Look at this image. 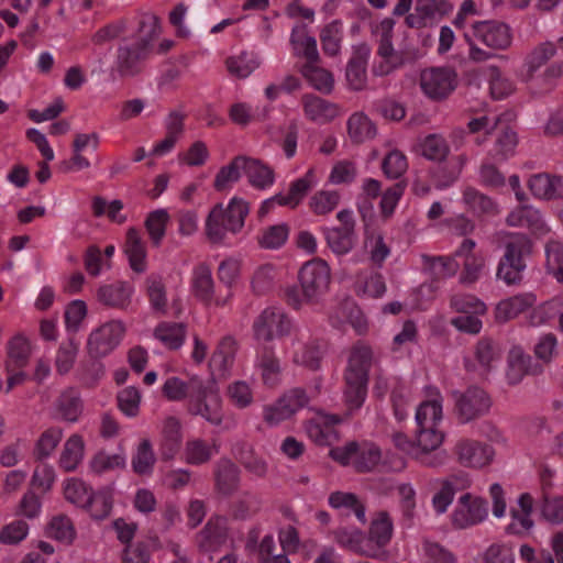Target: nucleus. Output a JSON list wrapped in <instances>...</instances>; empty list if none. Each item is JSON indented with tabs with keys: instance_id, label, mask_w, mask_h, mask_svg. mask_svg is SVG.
<instances>
[{
	"instance_id": "obj_1",
	"label": "nucleus",
	"mask_w": 563,
	"mask_h": 563,
	"mask_svg": "<svg viewBox=\"0 0 563 563\" xmlns=\"http://www.w3.org/2000/svg\"><path fill=\"white\" fill-rule=\"evenodd\" d=\"M297 286L285 289V301L294 310L309 307L317 310L321 307L324 296L330 289L331 268L321 258L306 262L298 272Z\"/></svg>"
},
{
	"instance_id": "obj_2",
	"label": "nucleus",
	"mask_w": 563,
	"mask_h": 563,
	"mask_svg": "<svg viewBox=\"0 0 563 563\" xmlns=\"http://www.w3.org/2000/svg\"><path fill=\"white\" fill-rule=\"evenodd\" d=\"M249 213V203L236 196L232 197L227 206L221 202L217 203L209 211L205 223L208 240L220 244L224 242L228 233H240Z\"/></svg>"
},
{
	"instance_id": "obj_3",
	"label": "nucleus",
	"mask_w": 563,
	"mask_h": 563,
	"mask_svg": "<svg viewBox=\"0 0 563 563\" xmlns=\"http://www.w3.org/2000/svg\"><path fill=\"white\" fill-rule=\"evenodd\" d=\"M159 21L155 15H145L140 23V36L118 48L117 69L122 77H132L141 71L151 43L159 35Z\"/></svg>"
},
{
	"instance_id": "obj_4",
	"label": "nucleus",
	"mask_w": 563,
	"mask_h": 563,
	"mask_svg": "<svg viewBox=\"0 0 563 563\" xmlns=\"http://www.w3.org/2000/svg\"><path fill=\"white\" fill-rule=\"evenodd\" d=\"M505 255L499 262L497 277L511 285L520 282L526 268L523 257L531 252V242L522 233L511 234L506 242Z\"/></svg>"
},
{
	"instance_id": "obj_5",
	"label": "nucleus",
	"mask_w": 563,
	"mask_h": 563,
	"mask_svg": "<svg viewBox=\"0 0 563 563\" xmlns=\"http://www.w3.org/2000/svg\"><path fill=\"white\" fill-rule=\"evenodd\" d=\"M125 332L126 325L120 319L103 322L88 335V354L93 358H101L109 355L121 344Z\"/></svg>"
},
{
	"instance_id": "obj_6",
	"label": "nucleus",
	"mask_w": 563,
	"mask_h": 563,
	"mask_svg": "<svg viewBox=\"0 0 563 563\" xmlns=\"http://www.w3.org/2000/svg\"><path fill=\"white\" fill-rule=\"evenodd\" d=\"M188 411L216 426L222 422V399L214 382L202 380L196 396L188 401Z\"/></svg>"
},
{
	"instance_id": "obj_7",
	"label": "nucleus",
	"mask_w": 563,
	"mask_h": 563,
	"mask_svg": "<svg viewBox=\"0 0 563 563\" xmlns=\"http://www.w3.org/2000/svg\"><path fill=\"white\" fill-rule=\"evenodd\" d=\"M291 319L284 309L278 307L265 308L253 322V334L258 342H271L286 335L291 330Z\"/></svg>"
},
{
	"instance_id": "obj_8",
	"label": "nucleus",
	"mask_w": 563,
	"mask_h": 563,
	"mask_svg": "<svg viewBox=\"0 0 563 563\" xmlns=\"http://www.w3.org/2000/svg\"><path fill=\"white\" fill-rule=\"evenodd\" d=\"M457 86V74L450 67H432L421 71L420 88L431 100L448 98Z\"/></svg>"
},
{
	"instance_id": "obj_9",
	"label": "nucleus",
	"mask_w": 563,
	"mask_h": 563,
	"mask_svg": "<svg viewBox=\"0 0 563 563\" xmlns=\"http://www.w3.org/2000/svg\"><path fill=\"white\" fill-rule=\"evenodd\" d=\"M488 517V506L483 498L466 493L459 497L450 515L455 529H467L482 523Z\"/></svg>"
},
{
	"instance_id": "obj_10",
	"label": "nucleus",
	"mask_w": 563,
	"mask_h": 563,
	"mask_svg": "<svg viewBox=\"0 0 563 563\" xmlns=\"http://www.w3.org/2000/svg\"><path fill=\"white\" fill-rule=\"evenodd\" d=\"M465 40L475 38L493 49H507L512 43V32L508 24L498 21L475 22L464 33Z\"/></svg>"
},
{
	"instance_id": "obj_11",
	"label": "nucleus",
	"mask_w": 563,
	"mask_h": 563,
	"mask_svg": "<svg viewBox=\"0 0 563 563\" xmlns=\"http://www.w3.org/2000/svg\"><path fill=\"white\" fill-rule=\"evenodd\" d=\"M309 402V396L301 388H294L285 393L274 404L267 405L263 409V419L271 426H278L280 422L289 419L299 409Z\"/></svg>"
},
{
	"instance_id": "obj_12",
	"label": "nucleus",
	"mask_w": 563,
	"mask_h": 563,
	"mask_svg": "<svg viewBox=\"0 0 563 563\" xmlns=\"http://www.w3.org/2000/svg\"><path fill=\"white\" fill-rule=\"evenodd\" d=\"M445 433L440 426H417L416 446L418 452V462L427 466H440L444 463V454L432 452L437 451L444 442Z\"/></svg>"
},
{
	"instance_id": "obj_13",
	"label": "nucleus",
	"mask_w": 563,
	"mask_h": 563,
	"mask_svg": "<svg viewBox=\"0 0 563 563\" xmlns=\"http://www.w3.org/2000/svg\"><path fill=\"white\" fill-rule=\"evenodd\" d=\"M457 462L467 468H483L495 456L493 446L473 439L459 440L453 449Z\"/></svg>"
},
{
	"instance_id": "obj_14",
	"label": "nucleus",
	"mask_w": 563,
	"mask_h": 563,
	"mask_svg": "<svg viewBox=\"0 0 563 563\" xmlns=\"http://www.w3.org/2000/svg\"><path fill=\"white\" fill-rule=\"evenodd\" d=\"M455 257L463 269L460 275V283L472 285L476 283L485 273V258L481 253L475 252V242L465 239L455 251Z\"/></svg>"
},
{
	"instance_id": "obj_15",
	"label": "nucleus",
	"mask_w": 563,
	"mask_h": 563,
	"mask_svg": "<svg viewBox=\"0 0 563 563\" xmlns=\"http://www.w3.org/2000/svg\"><path fill=\"white\" fill-rule=\"evenodd\" d=\"M294 363L317 369L320 364L322 351L317 339H311L307 332H297L286 350Z\"/></svg>"
},
{
	"instance_id": "obj_16",
	"label": "nucleus",
	"mask_w": 563,
	"mask_h": 563,
	"mask_svg": "<svg viewBox=\"0 0 563 563\" xmlns=\"http://www.w3.org/2000/svg\"><path fill=\"white\" fill-rule=\"evenodd\" d=\"M506 222L510 227L527 228L538 238H543L551 232L541 211L531 205L519 206L511 210Z\"/></svg>"
},
{
	"instance_id": "obj_17",
	"label": "nucleus",
	"mask_w": 563,
	"mask_h": 563,
	"mask_svg": "<svg viewBox=\"0 0 563 563\" xmlns=\"http://www.w3.org/2000/svg\"><path fill=\"white\" fill-rule=\"evenodd\" d=\"M443 420V396L439 388L427 386L423 389V399L416 409L415 421L417 426H440Z\"/></svg>"
},
{
	"instance_id": "obj_18",
	"label": "nucleus",
	"mask_w": 563,
	"mask_h": 563,
	"mask_svg": "<svg viewBox=\"0 0 563 563\" xmlns=\"http://www.w3.org/2000/svg\"><path fill=\"white\" fill-rule=\"evenodd\" d=\"M453 10L446 0H416L415 11L407 15L410 27H423L441 19Z\"/></svg>"
},
{
	"instance_id": "obj_19",
	"label": "nucleus",
	"mask_w": 563,
	"mask_h": 563,
	"mask_svg": "<svg viewBox=\"0 0 563 563\" xmlns=\"http://www.w3.org/2000/svg\"><path fill=\"white\" fill-rule=\"evenodd\" d=\"M371 56V47L366 43L352 46V55L346 64L345 79L352 90H362L367 82V63Z\"/></svg>"
},
{
	"instance_id": "obj_20",
	"label": "nucleus",
	"mask_w": 563,
	"mask_h": 563,
	"mask_svg": "<svg viewBox=\"0 0 563 563\" xmlns=\"http://www.w3.org/2000/svg\"><path fill=\"white\" fill-rule=\"evenodd\" d=\"M134 295V286L125 280H115L99 285L96 291L98 302L103 306L125 310Z\"/></svg>"
},
{
	"instance_id": "obj_21",
	"label": "nucleus",
	"mask_w": 563,
	"mask_h": 563,
	"mask_svg": "<svg viewBox=\"0 0 563 563\" xmlns=\"http://www.w3.org/2000/svg\"><path fill=\"white\" fill-rule=\"evenodd\" d=\"M490 405L488 395L478 387H470L456 399L459 415L465 422L486 413Z\"/></svg>"
},
{
	"instance_id": "obj_22",
	"label": "nucleus",
	"mask_w": 563,
	"mask_h": 563,
	"mask_svg": "<svg viewBox=\"0 0 563 563\" xmlns=\"http://www.w3.org/2000/svg\"><path fill=\"white\" fill-rule=\"evenodd\" d=\"M528 188L539 200L563 199V175L538 173L528 180Z\"/></svg>"
},
{
	"instance_id": "obj_23",
	"label": "nucleus",
	"mask_w": 563,
	"mask_h": 563,
	"mask_svg": "<svg viewBox=\"0 0 563 563\" xmlns=\"http://www.w3.org/2000/svg\"><path fill=\"white\" fill-rule=\"evenodd\" d=\"M191 291L194 296L206 305L223 306L227 303L230 294L223 300L214 299V282L211 269L206 264H199L192 269Z\"/></svg>"
},
{
	"instance_id": "obj_24",
	"label": "nucleus",
	"mask_w": 563,
	"mask_h": 563,
	"mask_svg": "<svg viewBox=\"0 0 563 563\" xmlns=\"http://www.w3.org/2000/svg\"><path fill=\"white\" fill-rule=\"evenodd\" d=\"M301 104L306 119L317 124L329 123L340 113L335 103L312 93L303 95Z\"/></svg>"
},
{
	"instance_id": "obj_25",
	"label": "nucleus",
	"mask_w": 563,
	"mask_h": 563,
	"mask_svg": "<svg viewBox=\"0 0 563 563\" xmlns=\"http://www.w3.org/2000/svg\"><path fill=\"white\" fill-rule=\"evenodd\" d=\"M183 443V430L179 419H164L159 439V454L163 461H172L178 454Z\"/></svg>"
},
{
	"instance_id": "obj_26",
	"label": "nucleus",
	"mask_w": 563,
	"mask_h": 563,
	"mask_svg": "<svg viewBox=\"0 0 563 563\" xmlns=\"http://www.w3.org/2000/svg\"><path fill=\"white\" fill-rule=\"evenodd\" d=\"M82 412L78 391L67 388L60 393L52 406L53 418L66 422H77Z\"/></svg>"
},
{
	"instance_id": "obj_27",
	"label": "nucleus",
	"mask_w": 563,
	"mask_h": 563,
	"mask_svg": "<svg viewBox=\"0 0 563 563\" xmlns=\"http://www.w3.org/2000/svg\"><path fill=\"white\" fill-rule=\"evenodd\" d=\"M372 364V349L363 343H357L351 349L344 377L367 382Z\"/></svg>"
},
{
	"instance_id": "obj_28",
	"label": "nucleus",
	"mask_w": 563,
	"mask_h": 563,
	"mask_svg": "<svg viewBox=\"0 0 563 563\" xmlns=\"http://www.w3.org/2000/svg\"><path fill=\"white\" fill-rule=\"evenodd\" d=\"M123 251L133 272L141 274L146 271V245L139 230L130 228L126 231Z\"/></svg>"
},
{
	"instance_id": "obj_29",
	"label": "nucleus",
	"mask_w": 563,
	"mask_h": 563,
	"mask_svg": "<svg viewBox=\"0 0 563 563\" xmlns=\"http://www.w3.org/2000/svg\"><path fill=\"white\" fill-rule=\"evenodd\" d=\"M86 452V442L79 433L70 434L62 446L58 459L59 467L65 472H74L82 463Z\"/></svg>"
},
{
	"instance_id": "obj_30",
	"label": "nucleus",
	"mask_w": 563,
	"mask_h": 563,
	"mask_svg": "<svg viewBox=\"0 0 563 563\" xmlns=\"http://www.w3.org/2000/svg\"><path fill=\"white\" fill-rule=\"evenodd\" d=\"M201 383L202 379L198 376H192L188 380L172 376L163 384L162 393L170 401H183L187 398L190 400L196 396Z\"/></svg>"
},
{
	"instance_id": "obj_31",
	"label": "nucleus",
	"mask_w": 563,
	"mask_h": 563,
	"mask_svg": "<svg viewBox=\"0 0 563 563\" xmlns=\"http://www.w3.org/2000/svg\"><path fill=\"white\" fill-rule=\"evenodd\" d=\"M228 542V529L225 522L221 519L210 520L198 536L199 547L208 552L219 551Z\"/></svg>"
},
{
	"instance_id": "obj_32",
	"label": "nucleus",
	"mask_w": 563,
	"mask_h": 563,
	"mask_svg": "<svg viewBox=\"0 0 563 563\" xmlns=\"http://www.w3.org/2000/svg\"><path fill=\"white\" fill-rule=\"evenodd\" d=\"M236 342L231 336L223 338L217 345L210 358V367L218 375L225 377L234 363Z\"/></svg>"
},
{
	"instance_id": "obj_33",
	"label": "nucleus",
	"mask_w": 563,
	"mask_h": 563,
	"mask_svg": "<svg viewBox=\"0 0 563 563\" xmlns=\"http://www.w3.org/2000/svg\"><path fill=\"white\" fill-rule=\"evenodd\" d=\"M187 327L181 322L163 321L153 331L154 339L168 350L180 349L185 343Z\"/></svg>"
},
{
	"instance_id": "obj_34",
	"label": "nucleus",
	"mask_w": 563,
	"mask_h": 563,
	"mask_svg": "<svg viewBox=\"0 0 563 563\" xmlns=\"http://www.w3.org/2000/svg\"><path fill=\"white\" fill-rule=\"evenodd\" d=\"M318 184V178L314 170L310 168L302 177L296 179L290 184L289 191L285 195L278 194L279 206L296 208Z\"/></svg>"
},
{
	"instance_id": "obj_35",
	"label": "nucleus",
	"mask_w": 563,
	"mask_h": 563,
	"mask_svg": "<svg viewBox=\"0 0 563 563\" xmlns=\"http://www.w3.org/2000/svg\"><path fill=\"white\" fill-rule=\"evenodd\" d=\"M536 300V296L531 292L519 294L504 299L496 306V319L501 322L509 321L532 307Z\"/></svg>"
},
{
	"instance_id": "obj_36",
	"label": "nucleus",
	"mask_w": 563,
	"mask_h": 563,
	"mask_svg": "<svg viewBox=\"0 0 563 563\" xmlns=\"http://www.w3.org/2000/svg\"><path fill=\"white\" fill-rule=\"evenodd\" d=\"M290 44L294 54L302 56L309 62H319V52L316 38L308 33L307 26L298 24L294 26L290 35Z\"/></svg>"
},
{
	"instance_id": "obj_37",
	"label": "nucleus",
	"mask_w": 563,
	"mask_h": 563,
	"mask_svg": "<svg viewBox=\"0 0 563 563\" xmlns=\"http://www.w3.org/2000/svg\"><path fill=\"white\" fill-rule=\"evenodd\" d=\"M421 261L423 271L435 279L452 277L460 268L455 254L453 256L421 255Z\"/></svg>"
},
{
	"instance_id": "obj_38",
	"label": "nucleus",
	"mask_w": 563,
	"mask_h": 563,
	"mask_svg": "<svg viewBox=\"0 0 563 563\" xmlns=\"http://www.w3.org/2000/svg\"><path fill=\"white\" fill-rule=\"evenodd\" d=\"M499 358L500 354L497 346L493 341L484 338L478 341L474 349V360L476 363H470L467 361L466 366L470 369L478 371L482 374H485Z\"/></svg>"
},
{
	"instance_id": "obj_39",
	"label": "nucleus",
	"mask_w": 563,
	"mask_h": 563,
	"mask_svg": "<svg viewBox=\"0 0 563 563\" xmlns=\"http://www.w3.org/2000/svg\"><path fill=\"white\" fill-rule=\"evenodd\" d=\"M341 420L335 415H321L308 423L307 433L318 444H330L335 438L333 426Z\"/></svg>"
},
{
	"instance_id": "obj_40",
	"label": "nucleus",
	"mask_w": 563,
	"mask_h": 563,
	"mask_svg": "<svg viewBox=\"0 0 563 563\" xmlns=\"http://www.w3.org/2000/svg\"><path fill=\"white\" fill-rule=\"evenodd\" d=\"M262 59L254 52H241L230 56L225 60V66L231 76L240 79L247 78L261 66Z\"/></svg>"
},
{
	"instance_id": "obj_41",
	"label": "nucleus",
	"mask_w": 563,
	"mask_h": 563,
	"mask_svg": "<svg viewBox=\"0 0 563 563\" xmlns=\"http://www.w3.org/2000/svg\"><path fill=\"white\" fill-rule=\"evenodd\" d=\"M255 366L265 385L273 387L280 382V363L272 350L264 347L258 351Z\"/></svg>"
},
{
	"instance_id": "obj_42",
	"label": "nucleus",
	"mask_w": 563,
	"mask_h": 563,
	"mask_svg": "<svg viewBox=\"0 0 563 563\" xmlns=\"http://www.w3.org/2000/svg\"><path fill=\"white\" fill-rule=\"evenodd\" d=\"M377 57L373 65V74L376 76H386L405 64L402 53L396 51L390 44H379Z\"/></svg>"
},
{
	"instance_id": "obj_43",
	"label": "nucleus",
	"mask_w": 563,
	"mask_h": 563,
	"mask_svg": "<svg viewBox=\"0 0 563 563\" xmlns=\"http://www.w3.org/2000/svg\"><path fill=\"white\" fill-rule=\"evenodd\" d=\"M218 453L216 444L195 438L189 439L184 448L183 460L189 465H202L208 463Z\"/></svg>"
},
{
	"instance_id": "obj_44",
	"label": "nucleus",
	"mask_w": 563,
	"mask_h": 563,
	"mask_svg": "<svg viewBox=\"0 0 563 563\" xmlns=\"http://www.w3.org/2000/svg\"><path fill=\"white\" fill-rule=\"evenodd\" d=\"M300 71L310 86L316 90L323 93H330L333 90V75L328 69L320 67L318 62L306 63L301 67Z\"/></svg>"
},
{
	"instance_id": "obj_45",
	"label": "nucleus",
	"mask_w": 563,
	"mask_h": 563,
	"mask_svg": "<svg viewBox=\"0 0 563 563\" xmlns=\"http://www.w3.org/2000/svg\"><path fill=\"white\" fill-rule=\"evenodd\" d=\"M332 323L341 327L350 323L357 334H363L367 330V321L357 306L352 301H346L339 307L335 314L331 317Z\"/></svg>"
},
{
	"instance_id": "obj_46",
	"label": "nucleus",
	"mask_w": 563,
	"mask_h": 563,
	"mask_svg": "<svg viewBox=\"0 0 563 563\" xmlns=\"http://www.w3.org/2000/svg\"><path fill=\"white\" fill-rule=\"evenodd\" d=\"M418 152L429 161L443 162L450 154V146L442 135L429 134L419 140Z\"/></svg>"
},
{
	"instance_id": "obj_47",
	"label": "nucleus",
	"mask_w": 563,
	"mask_h": 563,
	"mask_svg": "<svg viewBox=\"0 0 563 563\" xmlns=\"http://www.w3.org/2000/svg\"><path fill=\"white\" fill-rule=\"evenodd\" d=\"M92 488L79 477H67L62 482V493L66 501L82 508L89 500Z\"/></svg>"
},
{
	"instance_id": "obj_48",
	"label": "nucleus",
	"mask_w": 563,
	"mask_h": 563,
	"mask_svg": "<svg viewBox=\"0 0 563 563\" xmlns=\"http://www.w3.org/2000/svg\"><path fill=\"white\" fill-rule=\"evenodd\" d=\"M336 542L355 553L371 556L374 550L371 548L369 542L365 539L362 531L356 528H342L335 532Z\"/></svg>"
},
{
	"instance_id": "obj_49",
	"label": "nucleus",
	"mask_w": 563,
	"mask_h": 563,
	"mask_svg": "<svg viewBox=\"0 0 563 563\" xmlns=\"http://www.w3.org/2000/svg\"><path fill=\"white\" fill-rule=\"evenodd\" d=\"M322 51L328 56H338L341 53L343 41V24L339 20L325 24L319 34Z\"/></svg>"
},
{
	"instance_id": "obj_50",
	"label": "nucleus",
	"mask_w": 563,
	"mask_h": 563,
	"mask_svg": "<svg viewBox=\"0 0 563 563\" xmlns=\"http://www.w3.org/2000/svg\"><path fill=\"white\" fill-rule=\"evenodd\" d=\"M244 173L250 184L257 189H267L275 181L273 169L257 159L245 157Z\"/></svg>"
},
{
	"instance_id": "obj_51",
	"label": "nucleus",
	"mask_w": 563,
	"mask_h": 563,
	"mask_svg": "<svg viewBox=\"0 0 563 563\" xmlns=\"http://www.w3.org/2000/svg\"><path fill=\"white\" fill-rule=\"evenodd\" d=\"M347 133L354 143H363L376 135V126L363 112L353 113L347 120Z\"/></svg>"
},
{
	"instance_id": "obj_52",
	"label": "nucleus",
	"mask_w": 563,
	"mask_h": 563,
	"mask_svg": "<svg viewBox=\"0 0 563 563\" xmlns=\"http://www.w3.org/2000/svg\"><path fill=\"white\" fill-rule=\"evenodd\" d=\"M531 357L520 346H514L508 355L507 382L511 385L519 384L528 372Z\"/></svg>"
},
{
	"instance_id": "obj_53",
	"label": "nucleus",
	"mask_w": 563,
	"mask_h": 563,
	"mask_svg": "<svg viewBox=\"0 0 563 563\" xmlns=\"http://www.w3.org/2000/svg\"><path fill=\"white\" fill-rule=\"evenodd\" d=\"M156 463V455L148 439H143L132 456V468L139 475H151Z\"/></svg>"
},
{
	"instance_id": "obj_54",
	"label": "nucleus",
	"mask_w": 563,
	"mask_h": 563,
	"mask_svg": "<svg viewBox=\"0 0 563 563\" xmlns=\"http://www.w3.org/2000/svg\"><path fill=\"white\" fill-rule=\"evenodd\" d=\"M322 232L331 251L338 255L347 254L354 246L355 234L340 228H323Z\"/></svg>"
},
{
	"instance_id": "obj_55",
	"label": "nucleus",
	"mask_w": 563,
	"mask_h": 563,
	"mask_svg": "<svg viewBox=\"0 0 563 563\" xmlns=\"http://www.w3.org/2000/svg\"><path fill=\"white\" fill-rule=\"evenodd\" d=\"M245 157H235L228 165L221 167L216 175L213 187L217 191H225L230 189L241 177L244 172Z\"/></svg>"
},
{
	"instance_id": "obj_56",
	"label": "nucleus",
	"mask_w": 563,
	"mask_h": 563,
	"mask_svg": "<svg viewBox=\"0 0 563 563\" xmlns=\"http://www.w3.org/2000/svg\"><path fill=\"white\" fill-rule=\"evenodd\" d=\"M329 505L333 509H338L344 512H354L356 518L361 522L366 521L365 508L358 500L356 495L347 492H334L329 496Z\"/></svg>"
},
{
	"instance_id": "obj_57",
	"label": "nucleus",
	"mask_w": 563,
	"mask_h": 563,
	"mask_svg": "<svg viewBox=\"0 0 563 563\" xmlns=\"http://www.w3.org/2000/svg\"><path fill=\"white\" fill-rule=\"evenodd\" d=\"M64 432L59 427L44 430L34 445V455L37 460H46L53 455L63 439Z\"/></svg>"
},
{
	"instance_id": "obj_58",
	"label": "nucleus",
	"mask_w": 563,
	"mask_h": 563,
	"mask_svg": "<svg viewBox=\"0 0 563 563\" xmlns=\"http://www.w3.org/2000/svg\"><path fill=\"white\" fill-rule=\"evenodd\" d=\"M556 53V47L551 42H545L537 46L531 51L525 60L526 80H531L533 74L539 70L550 58Z\"/></svg>"
},
{
	"instance_id": "obj_59",
	"label": "nucleus",
	"mask_w": 563,
	"mask_h": 563,
	"mask_svg": "<svg viewBox=\"0 0 563 563\" xmlns=\"http://www.w3.org/2000/svg\"><path fill=\"white\" fill-rule=\"evenodd\" d=\"M462 200L466 208L477 214L497 212V205L494 200L474 187L464 188Z\"/></svg>"
},
{
	"instance_id": "obj_60",
	"label": "nucleus",
	"mask_w": 563,
	"mask_h": 563,
	"mask_svg": "<svg viewBox=\"0 0 563 563\" xmlns=\"http://www.w3.org/2000/svg\"><path fill=\"white\" fill-rule=\"evenodd\" d=\"M46 534L62 543L71 544L76 538V530L67 516L57 515L48 522Z\"/></svg>"
},
{
	"instance_id": "obj_61",
	"label": "nucleus",
	"mask_w": 563,
	"mask_h": 563,
	"mask_svg": "<svg viewBox=\"0 0 563 563\" xmlns=\"http://www.w3.org/2000/svg\"><path fill=\"white\" fill-rule=\"evenodd\" d=\"M289 227L286 223L269 225L257 238L258 245L265 250L280 249L288 240Z\"/></svg>"
},
{
	"instance_id": "obj_62",
	"label": "nucleus",
	"mask_w": 563,
	"mask_h": 563,
	"mask_svg": "<svg viewBox=\"0 0 563 563\" xmlns=\"http://www.w3.org/2000/svg\"><path fill=\"white\" fill-rule=\"evenodd\" d=\"M341 196L335 190H319L309 199V209L316 216H327L336 209Z\"/></svg>"
},
{
	"instance_id": "obj_63",
	"label": "nucleus",
	"mask_w": 563,
	"mask_h": 563,
	"mask_svg": "<svg viewBox=\"0 0 563 563\" xmlns=\"http://www.w3.org/2000/svg\"><path fill=\"white\" fill-rule=\"evenodd\" d=\"M126 464V457L123 453H107L100 451L96 453L90 462L89 468L95 474H102L109 471L123 468Z\"/></svg>"
},
{
	"instance_id": "obj_64",
	"label": "nucleus",
	"mask_w": 563,
	"mask_h": 563,
	"mask_svg": "<svg viewBox=\"0 0 563 563\" xmlns=\"http://www.w3.org/2000/svg\"><path fill=\"white\" fill-rule=\"evenodd\" d=\"M216 481L218 489L222 494L232 493L239 483V470L229 460H221L217 464Z\"/></svg>"
}]
</instances>
